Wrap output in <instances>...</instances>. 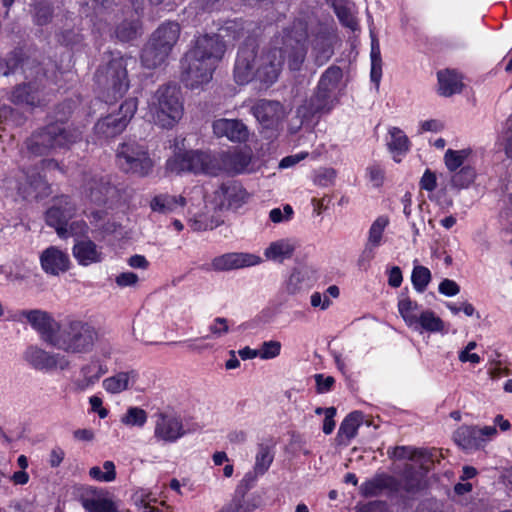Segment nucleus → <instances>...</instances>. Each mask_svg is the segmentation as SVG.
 I'll use <instances>...</instances> for the list:
<instances>
[{
  "label": "nucleus",
  "mask_w": 512,
  "mask_h": 512,
  "mask_svg": "<svg viewBox=\"0 0 512 512\" xmlns=\"http://www.w3.org/2000/svg\"><path fill=\"white\" fill-rule=\"evenodd\" d=\"M307 37L306 24L296 21L291 29L284 32L280 41L276 39L275 45L263 50L260 56H257L254 45L245 44L239 49L235 62V81L244 85L255 77L270 86L277 81L286 58L289 69L298 71L307 53Z\"/></svg>",
  "instance_id": "1"
},
{
  "label": "nucleus",
  "mask_w": 512,
  "mask_h": 512,
  "mask_svg": "<svg viewBox=\"0 0 512 512\" xmlns=\"http://www.w3.org/2000/svg\"><path fill=\"white\" fill-rule=\"evenodd\" d=\"M226 52L219 35L199 36L194 46L181 59V81L190 88L207 84Z\"/></svg>",
  "instance_id": "2"
},
{
  "label": "nucleus",
  "mask_w": 512,
  "mask_h": 512,
  "mask_svg": "<svg viewBox=\"0 0 512 512\" xmlns=\"http://www.w3.org/2000/svg\"><path fill=\"white\" fill-rule=\"evenodd\" d=\"M82 131L73 125L56 121L36 130L28 137L24 146L33 156L48 155L55 149H66L78 142Z\"/></svg>",
  "instance_id": "3"
},
{
  "label": "nucleus",
  "mask_w": 512,
  "mask_h": 512,
  "mask_svg": "<svg viewBox=\"0 0 512 512\" xmlns=\"http://www.w3.org/2000/svg\"><path fill=\"white\" fill-rule=\"evenodd\" d=\"M98 333L89 323L68 319L59 324L54 338H50V345L58 350L70 354H85L92 351Z\"/></svg>",
  "instance_id": "4"
},
{
  "label": "nucleus",
  "mask_w": 512,
  "mask_h": 512,
  "mask_svg": "<svg viewBox=\"0 0 512 512\" xmlns=\"http://www.w3.org/2000/svg\"><path fill=\"white\" fill-rule=\"evenodd\" d=\"M149 112L155 124L172 128L184 112L180 88L171 83L159 86L149 101Z\"/></svg>",
  "instance_id": "5"
},
{
  "label": "nucleus",
  "mask_w": 512,
  "mask_h": 512,
  "mask_svg": "<svg viewBox=\"0 0 512 512\" xmlns=\"http://www.w3.org/2000/svg\"><path fill=\"white\" fill-rule=\"evenodd\" d=\"M132 58L123 56L112 58L107 64L100 66L95 73L97 84L112 96L121 98L129 88L127 66Z\"/></svg>",
  "instance_id": "6"
},
{
  "label": "nucleus",
  "mask_w": 512,
  "mask_h": 512,
  "mask_svg": "<svg viewBox=\"0 0 512 512\" xmlns=\"http://www.w3.org/2000/svg\"><path fill=\"white\" fill-rule=\"evenodd\" d=\"M167 169L172 173L191 172L217 175L221 171L218 157L207 152L187 151L175 155L166 164Z\"/></svg>",
  "instance_id": "7"
},
{
  "label": "nucleus",
  "mask_w": 512,
  "mask_h": 512,
  "mask_svg": "<svg viewBox=\"0 0 512 512\" xmlns=\"http://www.w3.org/2000/svg\"><path fill=\"white\" fill-rule=\"evenodd\" d=\"M116 158L123 172L140 177L149 175L154 166L146 147L134 141L122 143L116 151Z\"/></svg>",
  "instance_id": "8"
},
{
  "label": "nucleus",
  "mask_w": 512,
  "mask_h": 512,
  "mask_svg": "<svg viewBox=\"0 0 512 512\" xmlns=\"http://www.w3.org/2000/svg\"><path fill=\"white\" fill-rule=\"evenodd\" d=\"M82 191L92 202L101 205L122 198L125 189L113 184L109 175L86 172L83 174Z\"/></svg>",
  "instance_id": "9"
},
{
  "label": "nucleus",
  "mask_w": 512,
  "mask_h": 512,
  "mask_svg": "<svg viewBox=\"0 0 512 512\" xmlns=\"http://www.w3.org/2000/svg\"><path fill=\"white\" fill-rule=\"evenodd\" d=\"M136 98L126 99L119 111L100 119L94 126L95 133L102 138H112L122 133L137 111Z\"/></svg>",
  "instance_id": "10"
},
{
  "label": "nucleus",
  "mask_w": 512,
  "mask_h": 512,
  "mask_svg": "<svg viewBox=\"0 0 512 512\" xmlns=\"http://www.w3.org/2000/svg\"><path fill=\"white\" fill-rule=\"evenodd\" d=\"M27 82L14 87L11 100L18 105H27L30 107H40L48 101L46 92V70L42 78L26 79Z\"/></svg>",
  "instance_id": "11"
},
{
  "label": "nucleus",
  "mask_w": 512,
  "mask_h": 512,
  "mask_svg": "<svg viewBox=\"0 0 512 512\" xmlns=\"http://www.w3.org/2000/svg\"><path fill=\"white\" fill-rule=\"evenodd\" d=\"M388 455L394 460L395 471L400 474L403 482V489L413 493L416 487L415 478V457L416 448L410 446H397Z\"/></svg>",
  "instance_id": "12"
},
{
  "label": "nucleus",
  "mask_w": 512,
  "mask_h": 512,
  "mask_svg": "<svg viewBox=\"0 0 512 512\" xmlns=\"http://www.w3.org/2000/svg\"><path fill=\"white\" fill-rule=\"evenodd\" d=\"M76 213V206L68 196L53 199L52 205L46 211V223L54 227L58 236H68L67 225Z\"/></svg>",
  "instance_id": "13"
},
{
  "label": "nucleus",
  "mask_w": 512,
  "mask_h": 512,
  "mask_svg": "<svg viewBox=\"0 0 512 512\" xmlns=\"http://www.w3.org/2000/svg\"><path fill=\"white\" fill-rule=\"evenodd\" d=\"M20 68L25 79L42 78L44 67L35 58L25 57L22 49L16 48L5 57L4 76H9Z\"/></svg>",
  "instance_id": "14"
},
{
  "label": "nucleus",
  "mask_w": 512,
  "mask_h": 512,
  "mask_svg": "<svg viewBox=\"0 0 512 512\" xmlns=\"http://www.w3.org/2000/svg\"><path fill=\"white\" fill-rule=\"evenodd\" d=\"M333 106L334 97L317 87L314 94L297 109V116L301 119V124L309 123L315 117L330 112Z\"/></svg>",
  "instance_id": "15"
},
{
  "label": "nucleus",
  "mask_w": 512,
  "mask_h": 512,
  "mask_svg": "<svg viewBox=\"0 0 512 512\" xmlns=\"http://www.w3.org/2000/svg\"><path fill=\"white\" fill-rule=\"evenodd\" d=\"M25 359L37 370L50 371L57 368L65 370L70 366V361L65 355L51 353L34 346L27 349Z\"/></svg>",
  "instance_id": "16"
},
{
  "label": "nucleus",
  "mask_w": 512,
  "mask_h": 512,
  "mask_svg": "<svg viewBox=\"0 0 512 512\" xmlns=\"http://www.w3.org/2000/svg\"><path fill=\"white\" fill-rule=\"evenodd\" d=\"M248 193L236 181H227L214 192V201L219 209H237L248 199Z\"/></svg>",
  "instance_id": "17"
},
{
  "label": "nucleus",
  "mask_w": 512,
  "mask_h": 512,
  "mask_svg": "<svg viewBox=\"0 0 512 512\" xmlns=\"http://www.w3.org/2000/svg\"><path fill=\"white\" fill-rule=\"evenodd\" d=\"M252 114L265 128H273L284 118L283 105L276 100L260 99L251 108Z\"/></svg>",
  "instance_id": "18"
},
{
  "label": "nucleus",
  "mask_w": 512,
  "mask_h": 512,
  "mask_svg": "<svg viewBox=\"0 0 512 512\" xmlns=\"http://www.w3.org/2000/svg\"><path fill=\"white\" fill-rule=\"evenodd\" d=\"M212 129L217 138H227L235 143L246 142L249 138L247 126L239 119H215L212 123Z\"/></svg>",
  "instance_id": "19"
},
{
  "label": "nucleus",
  "mask_w": 512,
  "mask_h": 512,
  "mask_svg": "<svg viewBox=\"0 0 512 512\" xmlns=\"http://www.w3.org/2000/svg\"><path fill=\"white\" fill-rule=\"evenodd\" d=\"M21 315L40 333L43 341L50 345V338H54L60 323L50 313L39 309L24 310Z\"/></svg>",
  "instance_id": "20"
},
{
  "label": "nucleus",
  "mask_w": 512,
  "mask_h": 512,
  "mask_svg": "<svg viewBox=\"0 0 512 512\" xmlns=\"http://www.w3.org/2000/svg\"><path fill=\"white\" fill-rule=\"evenodd\" d=\"M40 264L45 273L59 276L70 267V259L67 253L56 246H50L42 251Z\"/></svg>",
  "instance_id": "21"
},
{
  "label": "nucleus",
  "mask_w": 512,
  "mask_h": 512,
  "mask_svg": "<svg viewBox=\"0 0 512 512\" xmlns=\"http://www.w3.org/2000/svg\"><path fill=\"white\" fill-rule=\"evenodd\" d=\"M260 262V258L250 253H226L215 257L211 262L214 271H229L254 266Z\"/></svg>",
  "instance_id": "22"
},
{
  "label": "nucleus",
  "mask_w": 512,
  "mask_h": 512,
  "mask_svg": "<svg viewBox=\"0 0 512 512\" xmlns=\"http://www.w3.org/2000/svg\"><path fill=\"white\" fill-rule=\"evenodd\" d=\"M400 489H403L402 479L398 481L386 473L376 474L360 486V492L365 497L378 496L384 491L396 492Z\"/></svg>",
  "instance_id": "23"
},
{
  "label": "nucleus",
  "mask_w": 512,
  "mask_h": 512,
  "mask_svg": "<svg viewBox=\"0 0 512 512\" xmlns=\"http://www.w3.org/2000/svg\"><path fill=\"white\" fill-rule=\"evenodd\" d=\"M107 367L98 359H91L83 365L72 385L75 392H83L96 384L100 378L107 373Z\"/></svg>",
  "instance_id": "24"
},
{
  "label": "nucleus",
  "mask_w": 512,
  "mask_h": 512,
  "mask_svg": "<svg viewBox=\"0 0 512 512\" xmlns=\"http://www.w3.org/2000/svg\"><path fill=\"white\" fill-rule=\"evenodd\" d=\"M184 434V427L179 418L165 413L158 415L154 430V436L158 440L174 442Z\"/></svg>",
  "instance_id": "25"
},
{
  "label": "nucleus",
  "mask_w": 512,
  "mask_h": 512,
  "mask_svg": "<svg viewBox=\"0 0 512 512\" xmlns=\"http://www.w3.org/2000/svg\"><path fill=\"white\" fill-rule=\"evenodd\" d=\"M221 171L230 174L243 173L248 169L251 162L250 154L243 151L224 153L218 158Z\"/></svg>",
  "instance_id": "26"
},
{
  "label": "nucleus",
  "mask_w": 512,
  "mask_h": 512,
  "mask_svg": "<svg viewBox=\"0 0 512 512\" xmlns=\"http://www.w3.org/2000/svg\"><path fill=\"white\" fill-rule=\"evenodd\" d=\"M73 256L83 266L98 263L102 260L101 250L89 239L80 240L75 243Z\"/></svg>",
  "instance_id": "27"
},
{
  "label": "nucleus",
  "mask_w": 512,
  "mask_h": 512,
  "mask_svg": "<svg viewBox=\"0 0 512 512\" xmlns=\"http://www.w3.org/2000/svg\"><path fill=\"white\" fill-rule=\"evenodd\" d=\"M437 77L438 92L440 95L449 97L462 91V76L455 70H441L438 72Z\"/></svg>",
  "instance_id": "28"
},
{
  "label": "nucleus",
  "mask_w": 512,
  "mask_h": 512,
  "mask_svg": "<svg viewBox=\"0 0 512 512\" xmlns=\"http://www.w3.org/2000/svg\"><path fill=\"white\" fill-rule=\"evenodd\" d=\"M180 26L175 22H168L161 25L152 35L151 41L171 52L178 41Z\"/></svg>",
  "instance_id": "29"
},
{
  "label": "nucleus",
  "mask_w": 512,
  "mask_h": 512,
  "mask_svg": "<svg viewBox=\"0 0 512 512\" xmlns=\"http://www.w3.org/2000/svg\"><path fill=\"white\" fill-rule=\"evenodd\" d=\"M455 443L465 450L483 447L477 426H461L453 435Z\"/></svg>",
  "instance_id": "30"
},
{
  "label": "nucleus",
  "mask_w": 512,
  "mask_h": 512,
  "mask_svg": "<svg viewBox=\"0 0 512 512\" xmlns=\"http://www.w3.org/2000/svg\"><path fill=\"white\" fill-rule=\"evenodd\" d=\"M170 52L153 41L145 46L141 54V62L148 69H155L165 62Z\"/></svg>",
  "instance_id": "31"
},
{
  "label": "nucleus",
  "mask_w": 512,
  "mask_h": 512,
  "mask_svg": "<svg viewBox=\"0 0 512 512\" xmlns=\"http://www.w3.org/2000/svg\"><path fill=\"white\" fill-rule=\"evenodd\" d=\"M141 35V24L137 18H127L118 23L114 36L121 42H130Z\"/></svg>",
  "instance_id": "32"
},
{
  "label": "nucleus",
  "mask_w": 512,
  "mask_h": 512,
  "mask_svg": "<svg viewBox=\"0 0 512 512\" xmlns=\"http://www.w3.org/2000/svg\"><path fill=\"white\" fill-rule=\"evenodd\" d=\"M185 204L186 200L182 196L176 197L169 194H160L151 200L150 207L154 212L168 214L174 211L177 206L183 207Z\"/></svg>",
  "instance_id": "33"
},
{
  "label": "nucleus",
  "mask_w": 512,
  "mask_h": 512,
  "mask_svg": "<svg viewBox=\"0 0 512 512\" xmlns=\"http://www.w3.org/2000/svg\"><path fill=\"white\" fill-rule=\"evenodd\" d=\"M136 378V373L134 371L131 372H119L114 376L106 378L103 381V387L105 390L112 394L120 393L124 390L129 389L130 383H134Z\"/></svg>",
  "instance_id": "34"
},
{
  "label": "nucleus",
  "mask_w": 512,
  "mask_h": 512,
  "mask_svg": "<svg viewBox=\"0 0 512 512\" xmlns=\"http://www.w3.org/2000/svg\"><path fill=\"white\" fill-rule=\"evenodd\" d=\"M371 72L370 78L371 81L376 85V89L378 90L380 80L382 77V58L380 51V44L377 36L371 31Z\"/></svg>",
  "instance_id": "35"
},
{
  "label": "nucleus",
  "mask_w": 512,
  "mask_h": 512,
  "mask_svg": "<svg viewBox=\"0 0 512 512\" xmlns=\"http://www.w3.org/2000/svg\"><path fill=\"white\" fill-rule=\"evenodd\" d=\"M363 421V414L359 411H354L348 414L342 421L337 437L342 441L346 439L351 440L357 434V430Z\"/></svg>",
  "instance_id": "36"
},
{
  "label": "nucleus",
  "mask_w": 512,
  "mask_h": 512,
  "mask_svg": "<svg viewBox=\"0 0 512 512\" xmlns=\"http://www.w3.org/2000/svg\"><path fill=\"white\" fill-rule=\"evenodd\" d=\"M342 76L341 68L332 65L322 74L317 87L334 97V92L338 88Z\"/></svg>",
  "instance_id": "37"
},
{
  "label": "nucleus",
  "mask_w": 512,
  "mask_h": 512,
  "mask_svg": "<svg viewBox=\"0 0 512 512\" xmlns=\"http://www.w3.org/2000/svg\"><path fill=\"white\" fill-rule=\"evenodd\" d=\"M274 460L273 445L267 443L258 444L255 458L254 472L256 475L266 473Z\"/></svg>",
  "instance_id": "38"
},
{
  "label": "nucleus",
  "mask_w": 512,
  "mask_h": 512,
  "mask_svg": "<svg viewBox=\"0 0 512 512\" xmlns=\"http://www.w3.org/2000/svg\"><path fill=\"white\" fill-rule=\"evenodd\" d=\"M80 502L88 512H116L114 503L100 496H81Z\"/></svg>",
  "instance_id": "39"
},
{
  "label": "nucleus",
  "mask_w": 512,
  "mask_h": 512,
  "mask_svg": "<svg viewBox=\"0 0 512 512\" xmlns=\"http://www.w3.org/2000/svg\"><path fill=\"white\" fill-rule=\"evenodd\" d=\"M418 324L430 333L446 334L448 332L445 323L432 311L421 312L418 316Z\"/></svg>",
  "instance_id": "40"
},
{
  "label": "nucleus",
  "mask_w": 512,
  "mask_h": 512,
  "mask_svg": "<svg viewBox=\"0 0 512 512\" xmlns=\"http://www.w3.org/2000/svg\"><path fill=\"white\" fill-rule=\"evenodd\" d=\"M442 458V453L439 449L434 447H422L418 448V470H424L428 472L434 467L436 463H439ZM420 471H418V475Z\"/></svg>",
  "instance_id": "41"
},
{
  "label": "nucleus",
  "mask_w": 512,
  "mask_h": 512,
  "mask_svg": "<svg viewBox=\"0 0 512 512\" xmlns=\"http://www.w3.org/2000/svg\"><path fill=\"white\" fill-rule=\"evenodd\" d=\"M294 251L293 245L287 240H279L272 242L265 250V256L268 259L282 262L292 256Z\"/></svg>",
  "instance_id": "42"
},
{
  "label": "nucleus",
  "mask_w": 512,
  "mask_h": 512,
  "mask_svg": "<svg viewBox=\"0 0 512 512\" xmlns=\"http://www.w3.org/2000/svg\"><path fill=\"white\" fill-rule=\"evenodd\" d=\"M388 148L391 152L402 154L409 148V141L405 133L399 128L389 130V139L387 140Z\"/></svg>",
  "instance_id": "43"
},
{
  "label": "nucleus",
  "mask_w": 512,
  "mask_h": 512,
  "mask_svg": "<svg viewBox=\"0 0 512 512\" xmlns=\"http://www.w3.org/2000/svg\"><path fill=\"white\" fill-rule=\"evenodd\" d=\"M472 150L469 148L461 149V150H452L448 149L445 152L444 162L447 169L451 172L459 169L467 158L471 155Z\"/></svg>",
  "instance_id": "44"
},
{
  "label": "nucleus",
  "mask_w": 512,
  "mask_h": 512,
  "mask_svg": "<svg viewBox=\"0 0 512 512\" xmlns=\"http://www.w3.org/2000/svg\"><path fill=\"white\" fill-rule=\"evenodd\" d=\"M388 218L381 216L378 217L370 227L368 243L370 247H377L381 243L382 234L384 232L385 227L388 225Z\"/></svg>",
  "instance_id": "45"
},
{
  "label": "nucleus",
  "mask_w": 512,
  "mask_h": 512,
  "mask_svg": "<svg viewBox=\"0 0 512 512\" xmlns=\"http://www.w3.org/2000/svg\"><path fill=\"white\" fill-rule=\"evenodd\" d=\"M147 421V413L139 407H129L122 416L121 422L127 426H143Z\"/></svg>",
  "instance_id": "46"
},
{
  "label": "nucleus",
  "mask_w": 512,
  "mask_h": 512,
  "mask_svg": "<svg viewBox=\"0 0 512 512\" xmlns=\"http://www.w3.org/2000/svg\"><path fill=\"white\" fill-rule=\"evenodd\" d=\"M313 52L315 54V61L318 65H323L333 54V51L325 37H317Z\"/></svg>",
  "instance_id": "47"
},
{
  "label": "nucleus",
  "mask_w": 512,
  "mask_h": 512,
  "mask_svg": "<svg viewBox=\"0 0 512 512\" xmlns=\"http://www.w3.org/2000/svg\"><path fill=\"white\" fill-rule=\"evenodd\" d=\"M398 310L408 326H413L416 323L415 306L408 297H402L399 300Z\"/></svg>",
  "instance_id": "48"
},
{
  "label": "nucleus",
  "mask_w": 512,
  "mask_h": 512,
  "mask_svg": "<svg viewBox=\"0 0 512 512\" xmlns=\"http://www.w3.org/2000/svg\"><path fill=\"white\" fill-rule=\"evenodd\" d=\"M475 178V171L470 167H463L459 172L452 176V185L457 188L468 187Z\"/></svg>",
  "instance_id": "49"
},
{
  "label": "nucleus",
  "mask_w": 512,
  "mask_h": 512,
  "mask_svg": "<svg viewBox=\"0 0 512 512\" xmlns=\"http://www.w3.org/2000/svg\"><path fill=\"white\" fill-rule=\"evenodd\" d=\"M281 343L278 341L264 342L259 351V357L262 359H272L280 354Z\"/></svg>",
  "instance_id": "50"
},
{
  "label": "nucleus",
  "mask_w": 512,
  "mask_h": 512,
  "mask_svg": "<svg viewBox=\"0 0 512 512\" xmlns=\"http://www.w3.org/2000/svg\"><path fill=\"white\" fill-rule=\"evenodd\" d=\"M473 490V484L471 482L459 481L454 485L453 492L457 499H454L460 505H466L467 501L465 495L469 494Z\"/></svg>",
  "instance_id": "51"
},
{
  "label": "nucleus",
  "mask_w": 512,
  "mask_h": 512,
  "mask_svg": "<svg viewBox=\"0 0 512 512\" xmlns=\"http://www.w3.org/2000/svg\"><path fill=\"white\" fill-rule=\"evenodd\" d=\"M52 17V8L47 3H38L35 5V19L38 25L47 24Z\"/></svg>",
  "instance_id": "52"
},
{
  "label": "nucleus",
  "mask_w": 512,
  "mask_h": 512,
  "mask_svg": "<svg viewBox=\"0 0 512 512\" xmlns=\"http://www.w3.org/2000/svg\"><path fill=\"white\" fill-rule=\"evenodd\" d=\"M446 307L451 311L452 314L457 315L463 312L466 316H472L475 313V308L468 302H462L461 304L446 303Z\"/></svg>",
  "instance_id": "53"
},
{
  "label": "nucleus",
  "mask_w": 512,
  "mask_h": 512,
  "mask_svg": "<svg viewBox=\"0 0 512 512\" xmlns=\"http://www.w3.org/2000/svg\"><path fill=\"white\" fill-rule=\"evenodd\" d=\"M439 292L445 296L452 297L457 295L460 292L459 285L450 279H444L438 288Z\"/></svg>",
  "instance_id": "54"
},
{
  "label": "nucleus",
  "mask_w": 512,
  "mask_h": 512,
  "mask_svg": "<svg viewBox=\"0 0 512 512\" xmlns=\"http://www.w3.org/2000/svg\"><path fill=\"white\" fill-rule=\"evenodd\" d=\"M293 214V209L290 205L284 206V214L279 208H274L270 211L269 217L272 222L274 223H280L284 220H289Z\"/></svg>",
  "instance_id": "55"
},
{
  "label": "nucleus",
  "mask_w": 512,
  "mask_h": 512,
  "mask_svg": "<svg viewBox=\"0 0 512 512\" xmlns=\"http://www.w3.org/2000/svg\"><path fill=\"white\" fill-rule=\"evenodd\" d=\"M336 14L343 25L354 30L357 26V22L353 15L345 7H336Z\"/></svg>",
  "instance_id": "56"
},
{
  "label": "nucleus",
  "mask_w": 512,
  "mask_h": 512,
  "mask_svg": "<svg viewBox=\"0 0 512 512\" xmlns=\"http://www.w3.org/2000/svg\"><path fill=\"white\" fill-rule=\"evenodd\" d=\"M336 172L332 168H323L319 170L315 177V183L321 186H327L334 180Z\"/></svg>",
  "instance_id": "57"
},
{
  "label": "nucleus",
  "mask_w": 512,
  "mask_h": 512,
  "mask_svg": "<svg viewBox=\"0 0 512 512\" xmlns=\"http://www.w3.org/2000/svg\"><path fill=\"white\" fill-rule=\"evenodd\" d=\"M420 184L422 189L432 192L437 185L436 174L427 169L421 177Z\"/></svg>",
  "instance_id": "58"
},
{
  "label": "nucleus",
  "mask_w": 512,
  "mask_h": 512,
  "mask_svg": "<svg viewBox=\"0 0 512 512\" xmlns=\"http://www.w3.org/2000/svg\"><path fill=\"white\" fill-rule=\"evenodd\" d=\"M303 278L301 273L294 269L289 276L287 283H286V290L289 294H295L299 289V284L302 282Z\"/></svg>",
  "instance_id": "59"
},
{
  "label": "nucleus",
  "mask_w": 512,
  "mask_h": 512,
  "mask_svg": "<svg viewBox=\"0 0 512 512\" xmlns=\"http://www.w3.org/2000/svg\"><path fill=\"white\" fill-rule=\"evenodd\" d=\"M315 381L318 393L328 392L335 383V380L332 376L324 377L322 374H316Z\"/></svg>",
  "instance_id": "60"
},
{
  "label": "nucleus",
  "mask_w": 512,
  "mask_h": 512,
  "mask_svg": "<svg viewBox=\"0 0 512 512\" xmlns=\"http://www.w3.org/2000/svg\"><path fill=\"white\" fill-rule=\"evenodd\" d=\"M336 414V408L328 407L325 409V418L323 422V432L325 434H330L334 430L335 421L334 416Z\"/></svg>",
  "instance_id": "61"
},
{
  "label": "nucleus",
  "mask_w": 512,
  "mask_h": 512,
  "mask_svg": "<svg viewBox=\"0 0 512 512\" xmlns=\"http://www.w3.org/2000/svg\"><path fill=\"white\" fill-rule=\"evenodd\" d=\"M115 281L120 287L134 286L138 282V276L133 272H123L116 277Z\"/></svg>",
  "instance_id": "62"
},
{
  "label": "nucleus",
  "mask_w": 512,
  "mask_h": 512,
  "mask_svg": "<svg viewBox=\"0 0 512 512\" xmlns=\"http://www.w3.org/2000/svg\"><path fill=\"white\" fill-rule=\"evenodd\" d=\"M431 280V272L428 268L418 266V292L425 289Z\"/></svg>",
  "instance_id": "63"
},
{
  "label": "nucleus",
  "mask_w": 512,
  "mask_h": 512,
  "mask_svg": "<svg viewBox=\"0 0 512 512\" xmlns=\"http://www.w3.org/2000/svg\"><path fill=\"white\" fill-rule=\"evenodd\" d=\"M135 504L137 506V512H161V510L155 506H152L149 501H146L142 496L135 498Z\"/></svg>",
  "instance_id": "64"
}]
</instances>
